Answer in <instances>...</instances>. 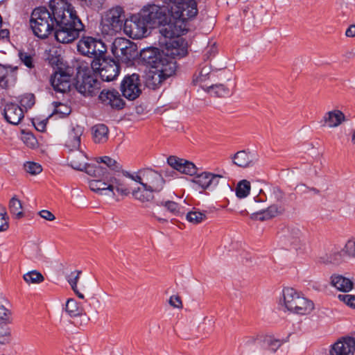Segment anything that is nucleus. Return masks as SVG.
Here are the masks:
<instances>
[{"label":"nucleus","instance_id":"39448f33","mask_svg":"<svg viewBox=\"0 0 355 355\" xmlns=\"http://www.w3.org/2000/svg\"><path fill=\"white\" fill-rule=\"evenodd\" d=\"M164 6H167L175 18L189 19L198 13L195 0H160Z\"/></svg>","mask_w":355,"mask_h":355},{"label":"nucleus","instance_id":"e2e57ef3","mask_svg":"<svg viewBox=\"0 0 355 355\" xmlns=\"http://www.w3.org/2000/svg\"><path fill=\"white\" fill-rule=\"evenodd\" d=\"M33 124L35 129L41 132H44V121L40 120V119L35 118L33 119Z\"/></svg>","mask_w":355,"mask_h":355},{"label":"nucleus","instance_id":"3c124183","mask_svg":"<svg viewBox=\"0 0 355 355\" xmlns=\"http://www.w3.org/2000/svg\"><path fill=\"white\" fill-rule=\"evenodd\" d=\"M18 56L21 62L28 68L32 69L34 67L33 63L32 56L26 52L19 51Z\"/></svg>","mask_w":355,"mask_h":355},{"label":"nucleus","instance_id":"2eb2a0df","mask_svg":"<svg viewBox=\"0 0 355 355\" xmlns=\"http://www.w3.org/2000/svg\"><path fill=\"white\" fill-rule=\"evenodd\" d=\"M143 187L154 193H159L164 188V180L162 175L151 168H145L142 175Z\"/></svg>","mask_w":355,"mask_h":355},{"label":"nucleus","instance_id":"13d9d810","mask_svg":"<svg viewBox=\"0 0 355 355\" xmlns=\"http://www.w3.org/2000/svg\"><path fill=\"white\" fill-rule=\"evenodd\" d=\"M24 142L30 148H34L37 144L36 138L30 133L24 135L22 137Z\"/></svg>","mask_w":355,"mask_h":355},{"label":"nucleus","instance_id":"7c9ffc66","mask_svg":"<svg viewBox=\"0 0 355 355\" xmlns=\"http://www.w3.org/2000/svg\"><path fill=\"white\" fill-rule=\"evenodd\" d=\"M285 208L283 205H272L266 210L257 212L256 214L259 216V220H266L283 214Z\"/></svg>","mask_w":355,"mask_h":355},{"label":"nucleus","instance_id":"4be33fe9","mask_svg":"<svg viewBox=\"0 0 355 355\" xmlns=\"http://www.w3.org/2000/svg\"><path fill=\"white\" fill-rule=\"evenodd\" d=\"M346 121L345 115L341 110H333L324 114L321 123L324 127L334 128L338 127Z\"/></svg>","mask_w":355,"mask_h":355},{"label":"nucleus","instance_id":"774afa93","mask_svg":"<svg viewBox=\"0 0 355 355\" xmlns=\"http://www.w3.org/2000/svg\"><path fill=\"white\" fill-rule=\"evenodd\" d=\"M55 218V216L51 211L46 210V220H53Z\"/></svg>","mask_w":355,"mask_h":355},{"label":"nucleus","instance_id":"de8ad7c7","mask_svg":"<svg viewBox=\"0 0 355 355\" xmlns=\"http://www.w3.org/2000/svg\"><path fill=\"white\" fill-rule=\"evenodd\" d=\"M97 162H102L105 164L110 169L116 171H119L121 169V166L120 165L119 163H118L115 159L107 156L98 157L97 159Z\"/></svg>","mask_w":355,"mask_h":355},{"label":"nucleus","instance_id":"473e14b6","mask_svg":"<svg viewBox=\"0 0 355 355\" xmlns=\"http://www.w3.org/2000/svg\"><path fill=\"white\" fill-rule=\"evenodd\" d=\"M109 130L104 124H98L92 128L93 138L95 143H104L108 139Z\"/></svg>","mask_w":355,"mask_h":355},{"label":"nucleus","instance_id":"c85d7f7f","mask_svg":"<svg viewBox=\"0 0 355 355\" xmlns=\"http://www.w3.org/2000/svg\"><path fill=\"white\" fill-rule=\"evenodd\" d=\"M331 284L338 290L347 293L353 288V282L351 279L340 275H333L331 277Z\"/></svg>","mask_w":355,"mask_h":355},{"label":"nucleus","instance_id":"680f3d73","mask_svg":"<svg viewBox=\"0 0 355 355\" xmlns=\"http://www.w3.org/2000/svg\"><path fill=\"white\" fill-rule=\"evenodd\" d=\"M210 180V187H216L221 180L225 182V179L223 175L211 173Z\"/></svg>","mask_w":355,"mask_h":355},{"label":"nucleus","instance_id":"6e6552de","mask_svg":"<svg viewBox=\"0 0 355 355\" xmlns=\"http://www.w3.org/2000/svg\"><path fill=\"white\" fill-rule=\"evenodd\" d=\"M113 55L126 64L138 56L137 46L130 40L123 37H116L111 48Z\"/></svg>","mask_w":355,"mask_h":355},{"label":"nucleus","instance_id":"7ed1b4c3","mask_svg":"<svg viewBox=\"0 0 355 355\" xmlns=\"http://www.w3.org/2000/svg\"><path fill=\"white\" fill-rule=\"evenodd\" d=\"M76 71L73 85L85 96H92L100 89V83L93 74L91 67L85 62L76 60L73 63Z\"/></svg>","mask_w":355,"mask_h":355},{"label":"nucleus","instance_id":"393cba45","mask_svg":"<svg viewBox=\"0 0 355 355\" xmlns=\"http://www.w3.org/2000/svg\"><path fill=\"white\" fill-rule=\"evenodd\" d=\"M69 164L75 170L83 171L87 163V156L80 150L76 149L69 151L67 156Z\"/></svg>","mask_w":355,"mask_h":355},{"label":"nucleus","instance_id":"cd10ccee","mask_svg":"<svg viewBox=\"0 0 355 355\" xmlns=\"http://www.w3.org/2000/svg\"><path fill=\"white\" fill-rule=\"evenodd\" d=\"M233 163L241 168L252 166L257 161L255 156L246 150H240L232 156Z\"/></svg>","mask_w":355,"mask_h":355},{"label":"nucleus","instance_id":"c9c22d12","mask_svg":"<svg viewBox=\"0 0 355 355\" xmlns=\"http://www.w3.org/2000/svg\"><path fill=\"white\" fill-rule=\"evenodd\" d=\"M65 311L71 317L86 315L84 309L80 307L78 302L73 298L67 300L65 305Z\"/></svg>","mask_w":355,"mask_h":355},{"label":"nucleus","instance_id":"f704fd0d","mask_svg":"<svg viewBox=\"0 0 355 355\" xmlns=\"http://www.w3.org/2000/svg\"><path fill=\"white\" fill-rule=\"evenodd\" d=\"M132 196L137 200L141 202H150L152 200H155L157 196H155L152 191L146 189L142 187L141 188H137L132 191Z\"/></svg>","mask_w":355,"mask_h":355},{"label":"nucleus","instance_id":"052dcab7","mask_svg":"<svg viewBox=\"0 0 355 355\" xmlns=\"http://www.w3.org/2000/svg\"><path fill=\"white\" fill-rule=\"evenodd\" d=\"M168 303L174 308L181 309L182 307L181 298L178 295H172L169 298Z\"/></svg>","mask_w":355,"mask_h":355},{"label":"nucleus","instance_id":"6ab92c4d","mask_svg":"<svg viewBox=\"0 0 355 355\" xmlns=\"http://www.w3.org/2000/svg\"><path fill=\"white\" fill-rule=\"evenodd\" d=\"M105 21L112 27L114 31L121 29L123 25L124 26L125 19L124 11L122 7L116 6L111 8L106 14Z\"/></svg>","mask_w":355,"mask_h":355},{"label":"nucleus","instance_id":"9b49d317","mask_svg":"<svg viewBox=\"0 0 355 355\" xmlns=\"http://www.w3.org/2000/svg\"><path fill=\"white\" fill-rule=\"evenodd\" d=\"M282 242L287 247L298 251L305 248V239L302 228L298 225H290L282 232Z\"/></svg>","mask_w":355,"mask_h":355},{"label":"nucleus","instance_id":"bf43d9fd","mask_svg":"<svg viewBox=\"0 0 355 355\" xmlns=\"http://www.w3.org/2000/svg\"><path fill=\"white\" fill-rule=\"evenodd\" d=\"M6 213L3 209L0 210V232L6 231L8 227V218H6Z\"/></svg>","mask_w":355,"mask_h":355},{"label":"nucleus","instance_id":"a18cd8bd","mask_svg":"<svg viewBox=\"0 0 355 355\" xmlns=\"http://www.w3.org/2000/svg\"><path fill=\"white\" fill-rule=\"evenodd\" d=\"M84 170L88 175L96 178L103 176L106 171V168H103L98 164H88L87 163H86Z\"/></svg>","mask_w":355,"mask_h":355},{"label":"nucleus","instance_id":"8fccbe9b","mask_svg":"<svg viewBox=\"0 0 355 355\" xmlns=\"http://www.w3.org/2000/svg\"><path fill=\"white\" fill-rule=\"evenodd\" d=\"M24 169L27 173L35 175L40 173L42 171L43 168L42 165L36 162H28L24 164Z\"/></svg>","mask_w":355,"mask_h":355},{"label":"nucleus","instance_id":"bb28decb","mask_svg":"<svg viewBox=\"0 0 355 355\" xmlns=\"http://www.w3.org/2000/svg\"><path fill=\"white\" fill-rule=\"evenodd\" d=\"M83 132V128L80 125L73 127L68 132L65 146L69 151L78 149L80 144V137Z\"/></svg>","mask_w":355,"mask_h":355},{"label":"nucleus","instance_id":"f257e3e1","mask_svg":"<svg viewBox=\"0 0 355 355\" xmlns=\"http://www.w3.org/2000/svg\"><path fill=\"white\" fill-rule=\"evenodd\" d=\"M48 19L46 31L53 33L55 40L68 44L78 38L85 26L77 15L75 8L65 0H50L46 8Z\"/></svg>","mask_w":355,"mask_h":355},{"label":"nucleus","instance_id":"ea45409f","mask_svg":"<svg viewBox=\"0 0 355 355\" xmlns=\"http://www.w3.org/2000/svg\"><path fill=\"white\" fill-rule=\"evenodd\" d=\"M24 280L28 284H37L44 280L43 275L37 270H31L23 275Z\"/></svg>","mask_w":355,"mask_h":355},{"label":"nucleus","instance_id":"20e7f679","mask_svg":"<svg viewBox=\"0 0 355 355\" xmlns=\"http://www.w3.org/2000/svg\"><path fill=\"white\" fill-rule=\"evenodd\" d=\"M279 304L290 312L306 315L313 309V303L302 296L293 288H286L283 290V297Z\"/></svg>","mask_w":355,"mask_h":355},{"label":"nucleus","instance_id":"412c9836","mask_svg":"<svg viewBox=\"0 0 355 355\" xmlns=\"http://www.w3.org/2000/svg\"><path fill=\"white\" fill-rule=\"evenodd\" d=\"M167 162L173 169L189 175H193L197 173V168L192 162L180 159L175 156H170Z\"/></svg>","mask_w":355,"mask_h":355},{"label":"nucleus","instance_id":"0e129e2a","mask_svg":"<svg viewBox=\"0 0 355 355\" xmlns=\"http://www.w3.org/2000/svg\"><path fill=\"white\" fill-rule=\"evenodd\" d=\"M56 114H60L62 116L67 115L69 113V109L63 104L59 103L58 106L55 109Z\"/></svg>","mask_w":355,"mask_h":355},{"label":"nucleus","instance_id":"4d7b16f0","mask_svg":"<svg viewBox=\"0 0 355 355\" xmlns=\"http://www.w3.org/2000/svg\"><path fill=\"white\" fill-rule=\"evenodd\" d=\"M209 73V68L205 67L201 69L198 76L196 78L194 81H196V83H199L202 86V83L208 79V76Z\"/></svg>","mask_w":355,"mask_h":355},{"label":"nucleus","instance_id":"338daca9","mask_svg":"<svg viewBox=\"0 0 355 355\" xmlns=\"http://www.w3.org/2000/svg\"><path fill=\"white\" fill-rule=\"evenodd\" d=\"M347 297L348 298V302L347 304L355 309V296L351 295L350 297Z\"/></svg>","mask_w":355,"mask_h":355},{"label":"nucleus","instance_id":"864d4df0","mask_svg":"<svg viewBox=\"0 0 355 355\" xmlns=\"http://www.w3.org/2000/svg\"><path fill=\"white\" fill-rule=\"evenodd\" d=\"M271 197L277 202H283L285 200V194L278 187L270 189Z\"/></svg>","mask_w":355,"mask_h":355},{"label":"nucleus","instance_id":"ddd939ff","mask_svg":"<svg viewBox=\"0 0 355 355\" xmlns=\"http://www.w3.org/2000/svg\"><path fill=\"white\" fill-rule=\"evenodd\" d=\"M140 56L144 62L150 68L159 69L169 64V61H174L173 58L168 57L157 48L149 47L143 49Z\"/></svg>","mask_w":355,"mask_h":355},{"label":"nucleus","instance_id":"f03ea898","mask_svg":"<svg viewBox=\"0 0 355 355\" xmlns=\"http://www.w3.org/2000/svg\"><path fill=\"white\" fill-rule=\"evenodd\" d=\"M151 27H159L162 37L159 42L167 49H176L182 39L180 35L187 32V19L175 18L167 6L148 3L140 10Z\"/></svg>","mask_w":355,"mask_h":355},{"label":"nucleus","instance_id":"f3484780","mask_svg":"<svg viewBox=\"0 0 355 355\" xmlns=\"http://www.w3.org/2000/svg\"><path fill=\"white\" fill-rule=\"evenodd\" d=\"M44 7L40 6L33 10L30 19V26L33 34L40 39H44Z\"/></svg>","mask_w":355,"mask_h":355},{"label":"nucleus","instance_id":"09e8293b","mask_svg":"<svg viewBox=\"0 0 355 355\" xmlns=\"http://www.w3.org/2000/svg\"><path fill=\"white\" fill-rule=\"evenodd\" d=\"M10 329L4 324H0V344H8L10 341Z\"/></svg>","mask_w":355,"mask_h":355},{"label":"nucleus","instance_id":"6e6d98bb","mask_svg":"<svg viewBox=\"0 0 355 355\" xmlns=\"http://www.w3.org/2000/svg\"><path fill=\"white\" fill-rule=\"evenodd\" d=\"M346 254L355 259V240H349L343 248Z\"/></svg>","mask_w":355,"mask_h":355},{"label":"nucleus","instance_id":"79ce46f5","mask_svg":"<svg viewBox=\"0 0 355 355\" xmlns=\"http://www.w3.org/2000/svg\"><path fill=\"white\" fill-rule=\"evenodd\" d=\"M187 220L193 224H198L207 219L206 211H200L198 210H193L187 214Z\"/></svg>","mask_w":355,"mask_h":355},{"label":"nucleus","instance_id":"0eeeda50","mask_svg":"<svg viewBox=\"0 0 355 355\" xmlns=\"http://www.w3.org/2000/svg\"><path fill=\"white\" fill-rule=\"evenodd\" d=\"M90 67L94 73H98L101 79L107 82L114 80L120 71V67L117 62L112 58H105L103 56L93 60Z\"/></svg>","mask_w":355,"mask_h":355},{"label":"nucleus","instance_id":"4468645a","mask_svg":"<svg viewBox=\"0 0 355 355\" xmlns=\"http://www.w3.org/2000/svg\"><path fill=\"white\" fill-rule=\"evenodd\" d=\"M141 81L137 73L125 76L121 81L120 90L123 96L129 101H134L141 94Z\"/></svg>","mask_w":355,"mask_h":355},{"label":"nucleus","instance_id":"aec40b11","mask_svg":"<svg viewBox=\"0 0 355 355\" xmlns=\"http://www.w3.org/2000/svg\"><path fill=\"white\" fill-rule=\"evenodd\" d=\"M17 67L0 64V87L8 89L13 86L17 78Z\"/></svg>","mask_w":355,"mask_h":355},{"label":"nucleus","instance_id":"4c0bfd02","mask_svg":"<svg viewBox=\"0 0 355 355\" xmlns=\"http://www.w3.org/2000/svg\"><path fill=\"white\" fill-rule=\"evenodd\" d=\"M80 270H74L72 271L69 275L67 276V280L69 285L71 287V289L75 293V294L80 298L84 299L85 296L83 293H81L77 287V284L80 279V275L81 274Z\"/></svg>","mask_w":355,"mask_h":355},{"label":"nucleus","instance_id":"c03bdc74","mask_svg":"<svg viewBox=\"0 0 355 355\" xmlns=\"http://www.w3.org/2000/svg\"><path fill=\"white\" fill-rule=\"evenodd\" d=\"M211 173L203 172L197 175L193 180V182L198 184L203 189H208L210 187Z\"/></svg>","mask_w":355,"mask_h":355},{"label":"nucleus","instance_id":"a211bd4d","mask_svg":"<svg viewBox=\"0 0 355 355\" xmlns=\"http://www.w3.org/2000/svg\"><path fill=\"white\" fill-rule=\"evenodd\" d=\"M355 352V340L345 338L338 340L330 349L331 355H354Z\"/></svg>","mask_w":355,"mask_h":355},{"label":"nucleus","instance_id":"c756f323","mask_svg":"<svg viewBox=\"0 0 355 355\" xmlns=\"http://www.w3.org/2000/svg\"><path fill=\"white\" fill-rule=\"evenodd\" d=\"M46 60H48L49 64L55 70L64 69L66 67L62 62V58L60 55V51L56 48L53 47L49 50L47 57Z\"/></svg>","mask_w":355,"mask_h":355},{"label":"nucleus","instance_id":"9d476101","mask_svg":"<svg viewBox=\"0 0 355 355\" xmlns=\"http://www.w3.org/2000/svg\"><path fill=\"white\" fill-rule=\"evenodd\" d=\"M148 26L150 24L140 10L125 21L124 31L133 39H141L147 35Z\"/></svg>","mask_w":355,"mask_h":355},{"label":"nucleus","instance_id":"a878e982","mask_svg":"<svg viewBox=\"0 0 355 355\" xmlns=\"http://www.w3.org/2000/svg\"><path fill=\"white\" fill-rule=\"evenodd\" d=\"M89 186L92 191L98 194L111 197L115 196V193L113 191V184H110V180L107 182L102 180H92L89 181Z\"/></svg>","mask_w":355,"mask_h":355},{"label":"nucleus","instance_id":"f8f14e48","mask_svg":"<svg viewBox=\"0 0 355 355\" xmlns=\"http://www.w3.org/2000/svg\"><path fill=\"white\" fill-rule=\"evenodd\" d=\"M75 67H67L64 69L55 70L50 78V83L53 89L58 92L65 93L71 87V77Z\"/></svg>","mask_w":355,"mask_h":355},{"label":"nucleus","instance_id":"2f4dec72","mask_svg":"<svg viewBox=\"0 0 355 355\" xmlns=\"http://www.w3.org/2000/svg\"><path fill=\"white\" fill-rule=\"evenodd\" d=\"M342 252L338 250H331L329 252L324 253L318 257V261L321 263L329 264L336 263L341 261L342 259Z\"/></svg>","mask_w":355,"mask_h":355},{"label":"nucleus","instance_id":"49530a36","mask_svg":"<svg viewBox=\"0 0 355 355\" xmlns=\"http://www.w3.org/2000/svg\"><path fill=\"white\" fill-rule=\"evenodd\" d=\"M10 304L8 301L3 300L0 302V320L10 322L11 319V310Z\"/></svg>","mask_w":355,"mask_h":355},{"label":"nucleus","instance_id":"b1692460","mask_svg":"<svg viewBox=\"0 0 355 355\" xmlns=\"http://www.w3.org/2000/svg\"><path fill=\"white\" fill-rule=\"evenodd\" d=\"M6 121L13 125H17L24 118L22 109L17 104L8 103L6 105L3 112Z\"/></svg>","mask_w":355,"mask_h":355},{"label":"nucleus","instance_id":"5fc2aeb1","mask_svg":"<svg viewBox=\"0 0 355 355\" xmlns=\"http://www.w3.org/2000/svg\"><path fill=\"white\" fill-rule=\"evenodd\" d=\"M145 173V168L140 170L137 172L136 175L130 174V173L125 171L123 172V175L127 178L139 182L142 187L144 185V181L142 178V175Z\"/></svg>","mask_w":355,"mask_h":355},{"label":"nucleus","instance_id":"72a5a7b5","mask_svg":"<svg viewBox=\"0 0 355 355\" xmlns=\"http://www.w3.org/2000/svg\"><path fill=\"white\" fill-rule=\"evenodd\" d=\"M202 88L210 95L216 97H225L230 94V90L224 85L216 84L210 86L202 85Z\"/></svg>","mask_w":355,"mask_h":355},{"label":"nucleus","instance_id":"e433bc0d","mask_svg":"<svg viewBox=\"0 0 355 355\" xmlns=\"http://www.w3.org/2000/svg\"><path fill=\"white\" fill-rule=\"evenodd\" d=\"M22 209L21 200H19L16 196H13L9 202V210L15 218L20 219L24 217V213Z\"/></svg>","mask_w":355,"mask_h":355},{"label":"nucleus","instance_id":"a19ab883","mask_svg":"<svg viewBox=\"0 0 355 355\" xmlns=\"http://www.w3.org/2000/svg\"><path fill=\"white\" fill-rule=\"evenodd\" d=\"M110 184H113V191L114 189L116 191L123 196H127L130 193V190L123 180L120 178L115 177L110 179Z\"/></svg>","mask_w":355,"mask_h":355},{"label":"nucleus","instance_id":"58836bf2","mask_svg":"<svg viewBox=\"0 0 355 355\" xmlns=\"http://www.w3.org/2000/svg\"><path fill=\"white\" fill-rule=\"evenodd\" d=\"M287 340L285 339H277L272 336H266L263 339V345H266L268 349L272 353H275L277 349L286 343Z\"/></svg>","mask_w":355,"mask_h":355},{"label":"nucleus","instance_id":"69168bd1","mask_svg":"<svg viewBox=\"0 0 355 355\" xmlns=\"http://www.w3.org/2000/svg\"><path fill=\"white\" fill-rule=\"evenodd\" d=\"M345 36L347 37H355V24L350 25L345 31Z\"/></svg>","mask_w":355,"mask_h":355},{"label":"nucleus","instance_id":"423d86ee","mask_svg":"<svg viewBox=\"0 0 355 355\" xmlns=\"http://www.w3.org/2000/svg\"><path fill=\"white\" fill-rule=\"evenodd\" d=\"M175 70V61H169L168 65L159 69L150 68L145 75V85L149 89H156L165 80L173 76Z\"/></svg>","mask_w":355,"mask_h":355},{"label":"nucleus","instance_id":"dca6fc26","mask_svg":"<svg viewBox=\"0 0 355 355\" xmlns=\"http://www.w3.org/2000/svg\"><path fill=\"white\" fill-rule=\"evenodd\" d=\"M98 98L102 103L109 105L113 109L121 110L125 105L119 92L114 89H103L98 96Z\"/></svg>","mask_w":355,"mask_h":355},{"label":"nucleus","instance_id":"1a4fd4ad","mask_svg":"<svg viewBox=\"0 0 355 355\" xmlns=\"http://www.w3.org/2000/svg\"><path fill=\"white\" fill-rule=\"evenodd\" d=\"M77 49L82 55L94 60L102 58L107 51V47L101 40L89 36L83 37L78 41Z\"/></svg>","mask_w":355,"mask_h":355},{"label":"nucleus","instance_id":"603ef678","mask_svg":"<svg viewBox=\"0 0 355 355\" xmlns=\"http://www.w3.org/2000/svg\"><path fill=\"white\" fill-rule=\"evenodd\" d=\"M20 104L26 109L31 108L35 104V96L32 94H26L20 99Z\"/></svg>","mask_w":355,"mask_h":355},{"label":"nucleus","instance_id":"5701e85b","mask_svg":"<svg viewBox=\"0 0 355 355\" xmlns=\"http://www.w3.org/2000/svg\"><path fill=\"white\" fill-rule=\"evenodd\" d=\"M173 193L168 192V195L163 198L157 196L155 198V202L158 206H162L166 208V211L175 216H180L184 214L183 208L177 202L171 200Z\"/></svg>","mask_w":355,"mask_h":355},{"label":"nucleus","instance_id":"37998d69","mask_svg":"<svg viewBox=\"0 0 355 355\" xmlns=\"http://www.w3.org/2000/svg\"><path fill=\"white\" fill-rule=\"evenodd\" d=\"M250 189V182L248 180H241L236 187V195L239 198H244L249 195Z\"/></svg>","mask_w":355,"mask_h":355}]
</instances>
